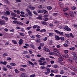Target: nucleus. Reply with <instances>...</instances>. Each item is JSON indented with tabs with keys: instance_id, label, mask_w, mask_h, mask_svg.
I'll use <instances>...</instances> for the list:
<instances>
[{
	"instance_id": "f257e3e1",
	"label": "nucleus",
	"mask_w": 77,
	"mask_h": 77,
	"mask_svg": "<svg viewBox=\"0 0 77 77\" xmlns=\"http://www.w3.org/2000/svg\"><path fill=\"white\" fill-rule=\"evenodd\" d=\"M65 30H67V31H71V29L70 28L68 27V26H66L64 28Z\"/></svg>"
},
{
	"instance_id": "f03ea898",
	"label": "nucleus",
	"mask_w": 77,
	"mask_h": 77,
	"mask_svg": "<svg viewBox=\"0 0 77 77\" xmlns=\"http://www.w3.org/2000/svg\"><path fill=\"white\" fill-rule=\"evenodd\" d=\"M5 21L4 20H2L0 21V24L1 25H3V24H4L5 23Z\"/></svg>"
},
{
	"instance_id": "7ed1b4c3",
	"label": "nucleus",
	"mask_w": 77,
	"mask_h": 77,
	"mask_svg": "<svg viewBox=\"0 0 77 77\" xmlns=\"http://www.w3.org/2000/svg\"><path fill=\"white\" fill-rule=\"evenodd\" d=\"M26 73H23L20 75V77H26Z\"/></svg>"
},
{
	"instance_id": "20e7f679",
	"label": "nucleus",
	"mask_w": 77,
	"mask_h": 77,
	"mask_svg": "<svg viewBox=\"0 0 77 77\" xmlns=\"http://www.w3.org/2000/svg\"><path fill=\"white\" fill-rule=\"evenodd\" d=\"M44 49L45 51H47V52H50V51L49 50V49L47 48H44Z\"/></svg>"
},
{
	"instance_id": "39448f33",
	"label": "nucleus",
	"mask_w": 77,
	"mask_h": 77,
	"mask_svg": "<svg viewBox=\"0 0 77 77\" xmlns=\"http://www.w3.org/2000/svg\"><path fill=\"white\" fill-rule=\"evenodd\" d=\"M38 13H39L40 14H42L43 12H44V10H38Z\"/></svg>"
},
{
	"instance_id": "423d86ee",
	"label": "nucleus",
	"mask_w": 77,
	"mask_h": 77,
	"mask_svg": "<svg viewBox=\"0 0 77 77\" xmlns=\"http://www.w3.org/2000/svg\"><path fill=\"white\" fill-rule=\"evenodd\" d=\"M54 54L56 55L57 56H60V54L59 53L57 52H54Z\"/></svg>"
},
{
	"instance_id": "0eeeda50",
	"label": "nucleus",
	"mask_w": 77,
	"mask_h": 77,
	"mask_svg": "<svg viewBox=\"0 0 77 77\" xmlns=\"http://www.w3.org/2000/svg\"><path fill=\"white\" fill-rule=\"evenodd\" d=\"M23 44V39H20L19 42V45H21Z\"/></svg>"
},
{
	"instance_id": "6e6552de",
	"label": "nucleus",
	"mask_w": 77,
	"mask_h": 77,
	"mask_svg": "<svg viewBox=\"0 0 77 77\" xmlns=\"http://www.w3.org/2000/svg\"><path fill=\"white\" fill-rule=\"evenodd\" d=\"M11 15L13 16V17H16L17 15L15 14L14 13H12L11 14Z\"/></svg>"
},
{
	"instance_id": "1a4fd4ad",
	"label": "nucleus",
	"mask_w": 77,
	"mask_h": 77,
	"mask_svg": "<svg viewBox=\"0 0 77 77\" xmlns=\"http://www.w3.org/2000/svg\"><path fill=\"white\" fill-rule=\"evenodd\" d=\"M5 14H6V15H10V14H11V13H10V12L8 11H7L5 12Z\"/></svg>"
},
{
	"instance_id": "9d476101",
	"label": "nucleus",
	"mask_w": 77,
	"mask_h": 77,
	"mask_svg": "<svg viewBox=\"0 0 77 77\" xmlns=\"http://www.w3.org/2000/svg\"><path fill=\"white\" fill-rule=\"evenodd\" d=\"M6 61H5V62H0V63L1 64H2L3 65H6Z\"/></svg>"
},
{
	"instance_id": "9b49d317",
	"label": "nucleus",
	"mask_w": 77,
	"mask_h": 77,
	"mask_svg": "<svg viewBox=\"0 0 77 77\" xmlns=\"http://www.w3.org/2000/svg\"><path fill=\"white\" fill-rule=\"evenodd\" d=\"M46 69L47 72H48V74H49L50 72V69H49V68H46Z\"/></svg>"
},
{
	"instance_id": "f8f14e48",
	"label": "nucleus",
	"mask_w": 77,
	"mask_h": 77,
	"mask_svg": "<svg viewBox=\"0 0 77 77\" xmlns=\"http://www.w3.org/2000/svg\"><path fill=\"white\" fill-rule=\"evenodd\" d=\"M17 24H18V25H20V26H23V23L20 22H18Z\"/></svg>"
},
{
	"instance_id": "ddd939ff",
	"label": "nucleus",
	"mask_w": 77,
	"mask_h": 77,
	"mask_svg": "<svg viewBox=\"0 0 77 77\" xmlns=\"http://www.w3.org/2000/svg\"><path fill=\"white\" fill-rule=\"evenodd\" d=\"M10 65L11 66H15L16 65V64L14 63H10Z\"/></svg>"
},
{
	"instance_id": "4468645a",
	"label": "nucleus",
	"mask_w": 77,
	"mask_h": 77,
	"mask_svg": "<svg viewBox=\"0 0 77 77\" xmlns=\"http://www.w3.org/2000/svg\"><path fill=\"white\" fill-rule=\"evenodd\" d=\"M41 17H42V15H39L38 17H37L36 18L37 19H39V20H42V18Z\"/></svg>"
},
{
	"instance_id": "2eb2a0df",
	"label": "nucleus",
	"mask_w": 77,
	"mask_h": 77,
	"mask_svg": "<svg viewBox=\"0 0 77 77\" xmlns=\"http://www.w3.org/2000/svg\"><path fill=\"white\" fill-rule=\"evenodd\" d=\"M53 50L55 52H56V53L59 52V51H58L56 49L54 48L53 49Z\"/></svg>"
},
{
	"instance_id": "dca6fc26",
	"label": "nucleus",
	"mask_w": 77,
	"mask_h": 77,
	"mask_svg": "<svg viewBox=\"0 0 77 77\" xmlns=\"http://www.w3.org/2000/svg\"><path fill=\"white\" fill-rule=\"evenodd\" d=\"M2 69H3V71H7V69H6L5 67H2Z\"/></svg>"
},
{
	"instance_id": "f3484780",
	"label": "nucleus",
	"mask_w": 77,
	"mask_h": 77,
	"mask_svg": "<svg viewBox=\"0 0 77 77\" xmlns=\"http://www.w3.org/2000/svg\"><path fill=\"white\" fill-rule=\"evenodd\" d=\"M28 14L30 17L33 15V14H32V12L31 11H30L29 13H28Z\"/></svg>"
},
{
	"instance_id": "a211bd4d",
	"label": "nucleus",
	"mask_w": 77,
	"mask_h": 77,
	"mask_svg": "<svg viewBox=\"0 0 77 77\" xmlns=\"http://www.w3.org/2000/svg\"><path fill=\"white\" fill-rule=\"evenodd\" d=\"M20 70L21 71H22L24 72V71H25V69L23 68H21L20 69Z\"/></svg>"
},
{
	"instance_id": "6ab92c4d",
	"label": "nucleus",
	"mask_w": 77,
	"mask_h": 77,
	"mask_svg": "<svg viewBox=\"0 0 77 77\" xmlns=\"http://www.w3.org/2000/svg\"><path fill=\"white\" fill-rule=\"evenodd\" d=\"M55 38L57 40H59L60 39V37L59 36H56Z\"/></svg>"
},
{
	"instance_id": "aec40b11",
	"label": "nucleus",
	"mask_w": 77,
	"mask_h": 77,
	"mask_svg": "<svg viewBox=\"0 0 77 77\" xmlns=\"http://www.w3.org/2000/svg\"><path fill=\"white\" fill-rule=\"evenodd\" d=\"M64 56L65 57H66V58L68 57V55L66 53L64 54Z\"/></svg>"
},
{
	"instance_id": "412c9836",
	"label": "nucleus",
	"mask_w": 77,
	"mask_h": 77,
	"mask_svg": "<svg viewBox=\"0 0 77 77\" xmlns=\"http://www.w3.org/2000/svg\"><path fill=\"white\" fill-rule=\"evenodd\" d=\"M42 24H44V25H47V23L46 22L43 21L42 22Z\"/></svg>"
},
{
	"instance_id": "4be33fe9",
	"label": "nucleus",
	"mask_w": 77,
	"mask_h": 77,
	"mask_svg": "<svg viewBox=\"0 0 77 77\" xmlns=\"http://www.w3.org/2000/svg\"><path fill=\"white\" fill-rule=\"evenodd\" d=\"M47 8L48 10H51V9H52V7L50 6H48Z\"/></svg>"
},
{
	"instance_id": "5701e85b",
	"label": "nucleus",
	"mask_w": 77,
	"mask_h": 77,
	"mask_svg": "<svg viewBox=\"0 0 77 77\" xmlns=\"http://www.w3.org/2000/svg\"><path fill=\"white\" fill-rule=\"evenodd\" d=\"M40 60H41L42 61V60H43V61L45 60V58H44V57L40 58Z\"/></svg>"
},
{
	"instance_id": "b1692460",
	"label": "nucleus",
	"mask_w": 77,
	"mask_h": 77,
	"mask_svg": "<svg viewBox=\"0 0 77 77\" xmlns=\"http://www.w3.org/2000/svg\"><path fill=\"white\" fill-rule=\"evenodd\" d=\"M39 65H42V66H45V64L44 63H40Z\"/></svg>"
},
{
	"instance_id": "393cba45",
	"label": "nucleus",
	"mask_w": 77,
	"mask_h": 77,
	"mask_svg": "<svg viewBox=\"0 0 77 77\" xmlns=\"http://www.w3.org/2000/svg\"><path fill=\"white\" fill-rule=\"evenodd\" d=\"M14 71L17 74H18V73H19V71H18V70L17 69H15Z\"/></svg>"
},
{
	"instance_id": "a878e982",
	"label": "nucleus",
	"mask_w": 77,
	"mask_h": 77,
	"mask_svg": "<svg viewBox=\"0 0 77 77\" xmlns=\"http://www.w3.org/2000/svg\"><path fill=\"white\" fill-rule=\"evenodd\" d=\"M8 56V54L6 53H5L4 54H3V56L4 57H5V56Z\"/></svg>"
},
{
	"instance_id": "bb28decb",
	"label": "nucleus",
	"mask_w": 77,
	"mask_h": 77,
	"mask_svg": "<svg viewBox=\"0 0 77 77\" xmlns=\"http://www.w3.org/2000/svg\"><path fill=\"white\" fill-rule=\"evenodd\" d=\"M13 22L14 23H15V24H18L19 21L17 20H14L13 21Z\"/></svg>"
},
{
	"instance_id": "cd10ccee",
	"label": "nucleus",
	"mask_w": 77,
	"mask_h": 77,
	"mask_svg": "<svg viewBox=\"0 0 77 77\" xmlns=\"http://www.w3.org/2000/svg\"><path fill=\"white\" fill-rule=\"evenodd\" d=\"M70 15L71 17H73L74 16H73V12H72L70 13Z\"/></svg>"
},
{
	"instance_id": "c85d7f7f",
	"label": "nucleus",
	"mask_w": 77,
	"mask_h": 77,
	"mask_svg": "<svg viewBox=\"0 0 77 77\" xmlns=\"http://www.w3.org/2000/svg\"><path fill=\"white\" fill-rule=\"evenodd\" d=\"M60 39L61 40V41H64V40H65V38L63 37H61L60 38Z\"/></svg>"
},
{
	"instance_id": "c756f323",
	"label": "nucleus",
	"mask_w": 77,
	"mask_h": 77,
	"mask_svg": "<svg viewBox=\"0 0 77 77\" xmlns=\"http://www.w3.org/2000/svg\"><path fill=\"white\" fill-rule=\"evenodd\" d=\"M73 59L75 60H76L77 59V57L76 56H75L73 57Z\"/></svg>"
},
{
	"instance_id": "7c9ffc66",
	"label": "nucleus",
	"mask_w": 77,
	"mask_h": 77,
	"mask_svg": "<svg viewBox=\"0 0 77 77\" xmlns=\"http://www.w3.org/2000/svg\"><path fill=\"white\" fill-rule=\"evenodd\" d=\"M53 67L54 68H58L59 66L57 65H54L53 66Z\"/></svg>"
},
{
	"instance_id": "2f4dec72",
	"label": "nucleus",
	"mask_w": 77,
	"mask_h": 77,
	"mask_svg": "<svg viewBox=\"0 0 77 77\" xmlns=\"http://www.w3.org/2000/svg\"><path fill=\"white\" fill-rule=\"evenodd\" d=\"M69 35L70 36L72 37V38H74V35H72V33H70L69 34Z\"/></svg>"
},
{
	"instance_id": "473e14b6",
	"label": "nucleus",
	"mask_w": 77,
	"mask_h": 77,
	"mask_svg": "<svg viewBox=\"0 0 77 77\" xmlns=\"http://www.w3.org/2000/svg\"><path fill=\"white\" fill-rule=\"evenodd\" d=\"M54 31H55V32H56V33H58V34H59V31H58V30H54Z\"/></svg>"
},
{
	"instance_id": "72a5a7b5",
	"label": "nucleus",
	"mask_w": 77,
	"mask_h": 77,
	"mask_svg": "<svg viewBox=\"0 0 77 77\" xmlns=\"http://www.w3.org/2000/svg\"><path fill=\"white\" fill-rule=\"evenodd\" d=\"M28 63H29V64H30V65H34V64L33 63L30 62V61H28Z\"/></svg>"
},
{
	"instance_id": "f704fd0d",
	"label": "nucleus",
	"mask_w": 77,
	"mask_h": 77,
	"mask_svg": "<svg viewBox=\"0 0 77 77\" xmlns=\"http://www.w3.org/2000/svg\"><path fill=\"white\" fill-rule=\"evenodd\" d=\"M12 42H13V43H14V44H17V42H16V41H15L14 40H12Z\"/></svg>"
},
{
	"instance_id": "c9c22d12",
	"label": "nucleus",
	"mask_w": 77,
	"mask_h": 77,
	"mask_svg": "<svg viewBox=\"0 0 77 77\" xmlns=\"http://www.w3.org/2000/svg\"><path fill=\"white\" fill-rule=\"evenodd\" d=\"M49 54H50V55H54V52L53 53V52H50L49 53Z\"/></svg>"
},
{
	"instance_id": "e433bc0d",
	"label": "nucleus",
	"mask_w": 77,
	"mask_h": 77,
	"mask_svg": "<svg viewBox=\"0 0 77 77\" xmlns=\"http://www.w3.org/2000/svg\"><path fill=\"white\" fill-rule=\"evenodd\" d=\"M4 2L5 3H8V4H9V1H8V0H5Z\"/></svg>"
},
{
	"instance_id": "4c0bfd02",
	"label": "nucleus",
	"mask_w": 77,
	"mask_h": 77,
	"mask_svg": "<svg viewBox=\"0 0 77 77\" xmlns=\"http://www.w3.org/2000/svg\"><path fill=\"white\" fill-rule=\"evenodd\" d=\"M38 27V25H34L33 26V29H36V27Z\"/></svg>"
},
{
	"instance_id": "58836bf2",
	"label": "nucleus",
	"mask_w": 77,
	"mask_h": 77,
	"mask_svg": "<svg viewBox=\"0 0 77 77\" xmlns=\"http://www.w3.org/2000/svg\"><path fill=\"white\" fill-rule=\"evenodd\" d=\"M26 11H27L28 13H29V12H30L31 11L30 10L29 8H26Z\"/></svg>"
},
{
	"instance_id": "ea45409f",
	"label": "nucleus",
	"mask_w": 77,
	"mask_h": 77,
	"mask_svg": "<svg viewBox=\"0 0 77 77\" xmlns=\"http://www.w3.org/2000/svg\"><path fill=\"white\" fill-rule=\"evenodd\" d=\"M62 76L60 75H55L56 77H61Z\"/></svg>"
},
{
	"instance_id": "a19ab883",
	"label": "nucleus",
	"mask_w": 77,
	"mask_h": 77,
	"mask_svg": "<svg viewBox=\"0 0 77 77\" xmlns=\"http://www.w3.org/2000/svg\"><path fill=\"white\" fill-rule=\"evenodd\" d=\"M30 9H32V10H34V9H35V8L31 6Z\"/></svg>"
},
{
	"instance_id": "79ce46f5",
	"label": "nucleus",
	"mask_w": 77,
	"mask_h": 77,
	"mask_svg": "<svg viewBox=\"0 0 77 77\" xmlns=\"http://www.w3.org/2000/svg\"><path fill=\"white\" fill-rule=\"evenodd\" d=\"M7 66L8 68H10V69H12V67H11V66H10L9 65H7Z\"/></svg>"
},
{
	"instance_id": "37998d69",
	"label": "nucleus",
	"mask_w": 77,
	"mask_h": 77,
	"mask_svg": "<svg viewBox=\"0 0 77 77\" xmlns=\"http://www.w3.org/2000/svg\"><path fill=\"white\" fill-rule=\"evenodd\" d=\"M57 72H58V70L57 69L54 70V73H57Z\"/></svg>"
},
{
	"instance_id": "c03bdc74",
	"label": "nucleus",
	"mask_w": 77,
	"mask_h": 77,
	"mask_svg": "<svg viewBox=\"0 0 77 77\" xmlns=\"http://www.w3.org/2000/svg\"><path fill=\"white\" fill-rule=\"evenodd\" d=\"M75 49V48L74 47H72L71 48H70L69 49L71 50H74Z\"/></svg>"
},
{
	"instance_id": "a18cd8bd",
	"label": "nucleus",
	"mask_w": 77,
	"mask_h": 77,
	"mask_svg": "<svg viewBox=\"0 0 77 77\" xmlns=\"http://www.w3.org/2000/svg\"><path fill=\"white\" fill-rule=\"evenodd\" d=\"M72 10H75V9H76V7H72Z\"/></svg>"
},
{
	"instance_id": "49530a36",
	"label": "nucleus",
	"mask_w": 77,
	"mask_h": 77,
	"mask_svg": "<svg viewBox=\"0 0 77 77\" xmlns=\"http://www.w3.org/2000/svg\"><path fill=\"white\" fill-rule=\"evenodd\" d=\"M65 35L66 37H67V38H69V34H66Z\"/></svg>"
},
{
	"instance_id": "de8ad7c7",
	"label": "nucleus",
	"mask_w": 77,
	"mask_h": 77,
	"mask_svg": "<svg viewBox=\"0 0 77 77\" xmlns=\"http://www.w3.org/2000/svg\"><path fill=\"white\" fill-rule=\"evenodd\" d=\"M64 72H63V70H61L60 72V74H63Z\"/></svg>"
},
{
	"instance_id": "09e8293b",
	"label": "nucleus",
	"mask_w": 77,
	"mask_h": 77,
	"mask_svg": "<svg viewBox=\"0 0 77 77\" xmlns=\"http://www.w3.org/2000/svg\"><path fill=\"white\" fill-rule=\"evenodd\" d=\"M20 35L21 36H24V34L23 33H20Z\"/></svg>"
},
{
	"instance_id": "8fccbe9b",
	"label": "nucleus",
	"mask_w": 77,
	"mask_h": 77,
	"mask_svg": "<svg viewBox=\"0 0 77 77\" xmlns=\"http://www.w3.org/2000/svg\"><path fill=\"white\" fill-rule=\"evenodd\" d=\"M50 62L51 63V64H53V63H54V61L53 60L50 61Z\"/></svg>"
},
{
	"instance_id": "3c124183",
	"label": "nucleus",
	"mask_w": 77,
	"mask_h": 77,
	"mask_svg": "<svg viewBox=\"0 0 77 77\" xmlns=\"http://www.w3.org/2000/svg\"><path fill=\"white\" fill-rule=\"evenodd\" d=\"M47 38H48L47 37L44 38L43 39L44 41H46L47 40Z\"/></svg>"
},
{
	"instance_id": "603ef678",
	"label": "nucleus",
	"mask_w": 77,
	"mask_h": 77,
	"mask_svg": "<svg viewBox=\"0 0 77 77\" xmlns=\"http://www.w3.org/2000/svg\"><path fill=\"white\" fill-rule=\"evenodd\" d=\"M58 60H60V61L61 62H62V61H63V59L61 58H59Z\"/></svg>"
},
{
	"instance_id": "864d4df0",
	"label": "nucleus",
	"mask_w": 77,
	"mask_h": 77,
	"mask_svg": "<svg viewBox=\"0 0 77 77\" xmlns=\"http://www.w3.org/2000/svg\"><path fill=\"white\" fill-rule=\"evenodd\" d=\"M72 54L74 56H76V54H75V52L72 53Z\"/></svg>"
},
{
	"instance_id": "5fc2aeb1",
	"label": "nucleus",
	"mask_w": 77,
	"mask_h": 77,
	"mask_svg": "<svg viewBox=\"0 0 77 77\" xmlns=\"http://www.w3.org/2000/svg\"><path fill=\"white\" fill-rule=\"evenodd\" d=\"M66 44H69V42L68 40H66Z\"/></svg>"
},
{
	"instance_id": "6e6d98bb",
	"label": "nucleus",
	"mask_w": 77,
	"mask_h": 77,
	"mask_svg": "<svg viewBox=\"0 0 77 77\" xmlns=\"http://www.w3.org/2000/svg\"><path fill=\"white\" fill-rule=\"evenodd\" d=\"M68 10V9L67 8H65L63 9V12H65V11H66Z\"/></svg>"
},
{
	"instance_id": "4d7b16f0",
	"label": "nucleus",
	"mask_w": 77,
	"mask_h": 77,
	"mask_svg": "<svg viewBox=\"0 0 77 77\" xmlns=\"http://www.w3.org/2000/svg\"><path fill=\"white\" fill-rule=\"evenodd\" d=\"M49 35L50 36H53V34L52 33H51L49 34Z\"/></svg>"
},
{
	"instance_id": "13d9d810",
	"label": "nucleus",
	"mask_w": 77,
	"mask_h": 77,
	"mask_svg": "<svg viewBox=\"0 0 77 77\" xmlns=\"http://www.w3.org/2000/svg\"><path fill=\"white\" fill-rule=\"evenodd\" d=\"M36 75L35 74H33V75H30V77H34Z\"/></svg>"
},
{
	"instance_id": "bf43d9fd",
	"label": "nucleus",
	"mask_w": 77,
	"mask_h": 77,
	"mask_svg": "<svg viewBox=\"0 0 77 77\" xmlns=\"http://www.w3.org/2000/svg\"><path fill=\"white\" fill-rule=\"evenodd\" d=\"M23 53L24 54H27V51H24L23 52Z\"/></svg>"
},
{
	"instance_id": "052dcab7",
	"label": "nucleus",
	"mask_w": 77,
	"mask_h": 77,
	"mask_svg": "<svg viewBox=\"0 0 77 77\" xmlns=\"http://www.w3.org/2000/svg\"><path fill=\"white\" fill-rule=\"evenodd\" d=\"M36 37H37V38H39L41 37V35H36Z\"/></svg>"
},
{
	"instance_id": "680f3d73",
	"label": "nucleus",
	"mask_w": 77,
	"mask_h": 77,
	"mask_svg": "<svg viewBox=\"0 0 77 77\" xmlns=\"http://www.w3.org/2000/svg\"><path fill=\"white\" fill-rule=\"evenodd\" d=\"M48 20H49L48 18H44L43 19V20L44 21H48Z\"/></svg>"
},
{
	"instance_id": "e2e57ef3",
	"label": "nucleus",
	"mask_w": 77,
	"mask_h": 77,
	"mask_svg": "<svg viewBox=\"0 0 77 77\" xmlns=\"http://www.w3.org/2000/svg\"><path fill=\"white\" fill-rule=\"evenodd\" d=\"M30 29H32V27H29L26 28V29H27V30H30Z\"/></svg>"
},
{
	"instance_id": "0e129e2a",
	"label": "nucleus",
	"mask_w": 77,
	"mask_h": 77,
	"mask_svg": "<svg viewBox=\"0 0 77 77\" xmlns=\"http://www.w3.org/2000/svg\"><path fill=\"white\" fill-rule=\"evenodd\" d=\"M40 45L41 47H43L44 46V44L42 43H40Z\"/></svg>"
},
{
	"instance_id": "69168bd1",
	"label": "nucleus",
	"mask_w": 77,
	"mask_h": 77,
	"mask_svg": "<svg viewBox=\"0 0 77 77\" xmlns=\"http://www.w3.org/2000/svg\"><path fill=\"white\" fill-rule=\"evenodd\" d=\"M44 18H47V17H48V15L46 14L44 15Z\"/></svg>"
},
{
	"instance_id": "338daca9",
	"label": "nucleus",
	"mask_w": 77,
	"mask_h": 77,
	"mask_svg": "<svg viewBox=\"0 0 77 77\" xmlns=\"http://www.w3.org/2000/svg\"><path fill=\"white\" fill-rule=\"evenodd\" d=\"M30 46L31 47H32L33 48H34V45L33 44H30Z\"/></svg>"
},
{
	"instance_id": "774afa93",
	"label": "nucleus",
	"mask_w": 77,
	"mask_h": 77,
	"mask_svg": "<svg viewBox=\"0 0 77 77\" xmlns=\"http://www.w3.org/2000/svg\"><path fill=\"white\" fill-rule=\"evenodd\" d=\"M45 66H41L40 67L41 69H45Z\"/></svg>"
}]
</instances>
